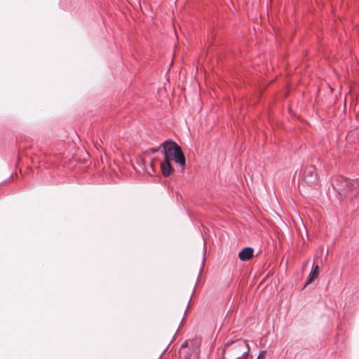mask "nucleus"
Segmentation results:
<instances>
[{"instance_id":"f257e3e1","label":"nucleus","mask_w":359,"mask_h":359,"mask_svg":"<svg viewBox=\"0 0 359 359\" xmlns=\"http://www.w3.org/2000/svg\"><path fill=\"white\" fill-rule=\"evenodd\" d=\"M164 159L161 163V169L164 177L170 176L174 171L171 161L178 163L182 170L185 168L186 159L181 147L175 142L166 140L163 144Z\"/></svg>"},{"instance_id":"39448f33","label":"nucleus","mask_w":359,"mask_h":359,"mask_svg":"<svg viewBox=\"0 0 359 359\" xmlns=\"http://www.w3.org/2000/svg\"><path fill=\"white\" fill-rule=\"evenodd\" d=\"M253 253L254 250L252 248H245L238 253V257L242 261H248L253 257Z\"/></svg>"},{"instance_id":"423d86ee","label":"nucleus","mask_w":359,"mask_h":359,"mask_svg":"<svg viewBox=\"0 0 359 359\" xmlns=\"http://www.w3.org/2000/svg\"><path fill=\"white\" fill-rule=\"evenodd\" d=\"M319 274V266L318 265H316L313 266V270L310 273L309 276V278L307 280V284L311 283L312 281H313L314 279H316Z\"/></svg>"},{"instance_id":"f03ea898","label":"nucleus","mask_w":359,"mask_h":359,"mask_svg":"<svg viewBox=\"0 0 359 359\" xmlns=\"http://www.w3.org/2000/svg\"><path fill=\"white\" fill-rule=\"evenodd\" d=\"M249 350L247 341L240 339L227 341L222 348V354L227 355L226 359H241Z\"/></svg>"},{"instance_id":"6e6552de","label":"nucleus","mask_w":359,"mask_h":359,"mask_svg":"<svg viewBox=\"0 0 359 359\" xmlns=\"http://www.w3.org/2000/svg\"><path fill=\"white\" fill-rule=\"evenodd\" d=\"M152 151H153L154 152H155V151H157V149H152Z\"/></svg>"},{"instance_id":"0eeeda50","label":"nucleus","mask_w":359,"mask_h":359,"mask_svg":"<svg viewBox=\"0 0 359 359\" xmlns=\"http://www.w3.org/2000/svg\"><path fill=\"white\" fill-rule=\"evenodd\" d=\"M266 353V351H261L259 355L257 358V359H264V356H265Z\"/></svg>"},{"instance_id":"20e7f679","label":"nucleus","mask_w":359,"mask_h":359,"mask_svg":"<svg viewBox=\"0 0 359 359\" xmlns=\"http://www.w3.org/2000/svg\"><path fill=\"white\" fill-rule=\"evenodd\" d=\"M317 180L316 168L313 165L306 166L304 172V180L306 184L311 186L315 184Z\"/></svg>"},{"instance_id":"7ed1b4c3","label":"nucleus","mask_w":359,"mask_h":359,"mask_svg":"<svg viewBox=\"0 0 359 359\" xmlns=\"http://www.w3.org/2000/svg\"><path fill=\"white\" fill-rule=\"evenodd\" d=\"M333 188L351 196H356L359 193V178L349 180L343 176L337 177L332 182Z\"/></svg>"}]
</instances>
